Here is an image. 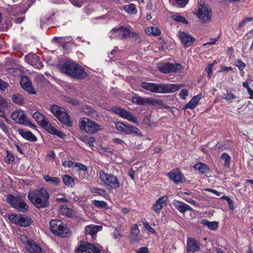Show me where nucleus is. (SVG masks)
<instances>
[{"mask_svg": "<svg viewBox=\"0 0 253 253\" xmlns=\"http://www.w3.org/2000/svg\"><path fill=\"white\" fill-rule=\"evenodd\" d=\"M142 88L151 92L156 93H173L184 86V84H158L142 82Z\"/></svg>", "mask_w": 253, "mask_h": 253, "instance_id": "nucleus-1", "label": "nucleus"}, {"mask_svg": "<svg viewBox=\"0 0 253 253\" xmlns=\"http://www.w3.org/2000/svg\"><path fill=\"white\" fill-rule=\"evenodd\" d=\"M28 198L39 209L44 208L49 205V194L44 188L31 190L28 192Z\"/></svg>", "mask_w": 253, "mask_h": 253, "instance_id": "nucleus-2", "label": "nucleus"}, {"mask_svg": "<svg viewBox=\"0 0 253 253\" xmlns=\"http://www.w3.org/2000/svg\"><path fill=\"white\" fill-rule=\"evenodd\" d=\"M33 117L38 124L50 133L56 135L60 138L66 137L65 134L52 126L48 120L41 113L36 112L34 113Z\"/></svg>", "mask_w": 253, "mask_h": 253, "instance_id": "nucleus-3", "label": "nucleus"}, {"mask_svg": "<svg viewBox=\"0 0 253 253\" xmlns=\"http://www.w3.org/2000/svg\"><path fill=\"white\" fill-rule=\"evenodd\" d=\"M79 126L82 131L88 134H94L103 129V126L96 122L87 118L79 120Z\"/></svg>", "mask_w": 253, "mask_h": 253, "instance_id": "nucleus-4", "label": "nucleus"}, {"mask_svg": "<svg viewBox=\"0 0 253 253\" xmlns=\"http://www.w3.org/2000/svg\"><path fill=\"white\" fill-rule=\"evenodd\" d=\"M50 225L51 232L56 235L66 237L70 235L69 229L60 220H52Z\"/></svg>", "mask_w": 253, "mask_h": 253, "instance_id": "nucleus-5", "label": "nucleus"}, {"mask_svg": "<svg viewBox=\"0 0 253 253\" xmlns=\"http://www.w3.org/2000/svg\"><path fill=\"white\" fill-rule=\"evenodd\" d=\"M50 110L61 123L68 126H72V122L70 119V116L64 108L54 105L50 107Z\"/></svg>", "mask_w": 253, "mask_h": 253, "instance_id": "nucleus-6", "label": "nucleus"}, {"mask_svg": "<svg viewBox=\"0 0 253 253\" xmlns=\"http://www.w3.org/2000/svg\"><path fill=\"white\" fill-rule=\"evenodd\" d=\"M100 180L106 186L111 189H117L120 187V183L118 178L115 175L106 173L103 170L99 172Z\"/></svg>", "mask_w": 253, "mask_h": 253, "instance_id": "nucleus-7", "label": "nucleus"}, {"mask_svg": "<svg viewBox=\"0 0 253 253\" xmlns=\"http://www.w3.org/2000/svg\"><path fill=\"white\" fill-rule=\"evenodd\" d=\"M20 240L28 253H45L38 244L27 236L22 235L20 237Z\"/></svg>", "mask_w": 253, "mask_h": 253, "instance_id": "nucleus-8", "label": "nucleus"}, {"mask_svg": "<svg viewBox=\"0 0 253 253\" xmlns=\"http://www.w3.org/2000/svg\"><path fill=\"white\" fill-rule=\"evenodd\" d=\"M7 202L14 208L21 212L28 210V206L21 196H14L8 195L7 196Z\"/></svg>", "mask_w": 253, "mask_h": 253, "instance_id": "nucleus-9", "label": "nucleus"}, {"mask_svg": "<svg viewBox=\"0 0 253 253\" xmlns=\"http://www.w3.org/2000/svg\"><path fill=\"white\" fill-rule=\"evenodd\" d=\"M11 118L18 124L28 126L31 128H35L36 127V126L29 120L24 111L21 110L14 111L11 114Z\"/></svg>", "mask_w": 253, "mask_h": 253, "instance_id": "nucleus-10", "label": "nucleus"}, {"mask_svg": "<svg viewBox=\"0 0 253 253\" xmlns=\"http://www.w3.org/2000/svg\"><path fill=\"white\" fill-rule=\"evenodd\" d=\"M201 21L203 23L209 22L211 21L212 12L210 8L205 4L198 5L197 10L195 13Z\"/></svg>", "mask_w": 253, "mask_h": 253, "instance_id": "nucleus-11", "label": "nucleus"}, {"mask_svg": "<svg viewBox=\"0 0 253 253\" xmlns=\"http://www.w3.org/2000/svg\"><path fill=\"white\" fill-rule=\"evenodd\" d=\"M131 100L133 103L140 105L150 104L154 106H158L163 105V101L159 99H153L149 97L143 98L140 96H133L132 97Z\"/></svg>", "mask_w": 253, "mask_h": 253, "instance_id": "nucleus-12", "label": "nucleus"}, {"mask_svg": "<svg viewBox=\"0 0 253 253\" xmlns=\"http://www.w3.org/2000/svg\"><path fill=\"white\" fill-rule=\"evenodd\" d=\"M158 69L162 73H169L179 71L182 69V67L180 64L164 62L158 65Z\"/></svg>", "mask_w": 253, "mask_h": 253, "instance_id": "nucleus-13", "label": "nucleus"}, {"mask_svg": "<svg viewBox=\"0 0 253 253\" xmlns=\"http://www.w3.org/2000/svg\"><path fill=\"white\" fill-rule=\"evenodd\" d=\"M77 253H100L101 249L88 242L82 243L76 250Z\"/></svg>", "mask_w": 253, "mask_h": 253, "instance_id": "nucleus-14", "label": "nucleus"}, {"mask_svg": "<svg viewBox=\"0 0 253 253\" xmlns=\"http://www.w3.org/2000/svg\"><path fill=\"white\" fill-rule=\"evenodd\" d=\"M8 219L13 223L21 226L26 227L31 223V220L21 215L11 214L8 215Z\"/></svg>", "mask_w": 253, "mask_h": 253, "instance_id": "nucleus-15", "label": "nucleus"}, {"mask_svg": "<svg viewBox=\"0 0 253 253\" xmlns=\"http://www.w3.org/2000/svg\"><path fill=\"white\" fill-rule=\"evenodd\" d=\"M112 109L114 112L119 115L121 117L127 120L129 122H132L135 124H138L136 118L130 112L118 107H114Z\"/></svg>", "mask_w": 253, "mask_h": 253, "instance_id": "nucleus-16", "label": "nucleus"}, {"mask_svg": "<svg viewBox=\"0 0 253 253\" xmlns=\"http://www.w3.org/2000/svg\"><path fill=\"white\" fill-rule=\"evenodd\" d=\"M26 62L37 69H42L43 65L40 58L37 55L34 53H29L25 56Z\"/></svg>", "mask_w": 253, "mask_h": 253, "instance_id": "nucleus-17", "label": "nucleus"}, {"mask_svg": "<svg viewBox=\"0 0 253 253\" xmlns=\"http://www.w3.org/2000/svg\"><path fill=\"white\" fill-rule=\"evenodd\" d=\"M178 35L182 44L186 47H189L192 45L195 40L193 37L188 33L184 31H179Z\"/></svg>", "mask_w": 253, "mask_h": 253, "instance_id": "nucleus-18", "label": "nucleus"}, {"mask_svg": "<svg viewBox=\"0 0 253 253\" xmlns=\"http://www.w3.org/2000/svg\"><path fill=\"white\" fill-rule=\"evenodd\" d=\"M20 84L22 88L25 90L32 94H36V91L28 77L24 76L21 77Z\"/></svg>", "mask_w": 253, "mask_h": 253, "instance_id": "nucleus-19", "label": "nucleus"}, {"mask_svg": "<svg viewBox=\"0 0 253 253\" xmlns=\"http://www.w3.org/2000/svg\"><path fill=\"white\" fill-rule=\"evenodd\" d=\"M76 64V63L73 61H66L61 65L60 70L61 72L72 77Z\"/></svg>", "mask_w": 253, "mask_h": 253, "instance_id": "nucleus-20", "label": "nucleus"}, {"mask_svg": "<svg viewBox=\"0 0 253 253\" xmlns=\"http://www.w3.org/2000/svg\"><path fill=\"white\" fill-rule=\"evenodd\" d=\"M187 253H194L200 250V246L197 241L193 238H188L187 242Z\"/></svg>", "mask_w": 253, "mask_h": 253, "instance_id": "nucleus-21", "label": "nucleus"}, {"mask_svg": "<svg viewBox=\"0 0 253 253\" xmlns=\"http://www.w3.org/2000/svg\"><path fill=\"white\" fill-rule=\"evenodd\" d=\"M130 233L129 239L131 243L138 242L140 230L137 224H133L130 227Z\"/></svg>", "mask_w": 253, "mask_h": 253, "instance_id": "nucleus-22", "label": "nucleus"}, {"mask_svg": "<svg viewBox=\"0 0 253 253\" xmlns=\"http://www.w3.org/2000/svg\"><path fill=\"white\" fill-rule=\"evenodd\" d=\"M168 197L162 196L158 199L153 206V210L156 213H159L162 209L167 205Z\"/></svg>", "mask_w": 253, "mask_h": 253, "instance_id": "nucleus-23", "label": "nucleus"}, {"mask_svg": "<svg viewBox=\"0 0 253 253\" xmlns=\"http://www.w3.org/2000/svg\"><path fill=\"white\" fill-rule=\"evenodd\" d=\"M72 77L78 79H84L86 76V73L84 68L78 64H76L75 69L73 72Z\"/></svg>", "mask_w": 253, "mask_h": 253, "instance_id": "nucleus-24", "label": "nucleus"}, {"mask_svg": "<svg viewBox=\"0 0 253 253\" xmlns=\"http://www.w3.org/2000/svg\"><path fill=\"white\" fill-rule=\"evenodd\" d=\"M174 207L181 213H184L186 211H192V208L188 205L177 200H174L172 202Z\"/></svg>", "mask_w": 253, "mask_h": 253, "instance_id": "nucleus-25", "label": "nucleus"}, {"mask_svg": "<svg viewBox=\"0 0 253 253\" xmlns=\"http://www.w3.org/2000/svg\"><path fill=\"white\" fill-rule=\"evenodd\" d=\"M102 226L96 225H90L85 227V233L86 235H90L93 239L95 238L96 233L100 231Z\"/></svg>", "mask_w": 253, "mask_h": 253, "instance_id": "nucleus-26", "label": "nucleus"}, {"mask_svg": "<svg viewBox=\"0 0 253 253\" xmlns=\"http://www.w3.org/2000/svg\"><path fill=\"white\" fill-rule=\"evenodd\" d=\"M169 177L175 183L182 182L184 179L182 173L178 170H172L168 173Z\"/></svg>", "mask_w": 253, "mask_h": 253, "instance_id": "nucleus-27", "label": "nucleus"}, {"mask_svg": "<svg viewBox=\"0 0 253 253\" xmlns=\"http://www.w3.org/2000/svg\"><path fill=\"white\" fill-rule=\"evenodd\" d=\"M19 134L25 139L29 141L35 142L37 140L36 136L29 131H26L23 129H18L17 130Z\"/></svg>", "mask_w": 253, "mask_h": 253, "instance_id": "nucleus-28", "label": "nucleus"}, {"mask_svg": "<svg viewBox=\"0 0 253 253\" xmlns=\"http://www.w3.org/2000/svg\"><path fill=\"white\" fill-rule=\"evenodd\" d=\"M125 133L126 134H134L138 137H142L143 136L140 130L135 126L132 125H126Z\"/></svg>", "mask_w": 253, "mask_h": 253, "instance_id": "nucleus-29", "label": "nucleus"}, {"mask_svg": "<svg viewBox=\"0 0 253 253\" xmlns=\"http://www.w3.org/2000/svg\"><path fill=\"white\" fill-rule=\"evenodd\" d=\"M82 112L90 117L95 118L98 117L97 112L91 107L90 106L86 105L82 107Z\"/></svg>", "mask_w": 253, "mask_h": 253, "instance_id": "nucleus-30", "label": "nucleus"}, {"mask_svg": "<svg viewBox=\"0 0 253 253\" xmlns=\"http://www.w3.org/2000/svg\"><path fill=\"white\" fill-rule=\"evenodd\" d=\"M194 168L198 170L202 174H205L209 171V167L205 164L199 162L195 164Z\"/></svg>", "mask_w": 253, "mask_h": 253, "instance_id": "nucleus-31", "label": "nucleus"}, {"mask_svg": "<svg viewBox=\"0 0 253 253\" xmlns=\"http://www.w3.org/2000/svg\"><path fill=\"white\" fill-rule=\"evenodd\" d=\"M122 26L118 28L112 29L109 33V37L111 38H119L122 40Z\"/></svg>", "mask_w": 253, "mask_h": 253, "instance_id": "nucleus-32", "label": "nucleus"}, {"mask_svg": "<svg viewBox=\"0 0 253 253\" xmlns=\"http://www.w3.org/2000/svg\"><path fill=\"white\" fill-rule=\"evenodd\" d=\"M201 97L202 95L200 94L194 96L186 105V108L188 109L194 108L199 103Z\"/></svg>", "mask_w": 253, "mask_h": 253, "instance_id": "nucleus-33", "label": "nucleus"}, {"mask_svg": "<svg viewBox=\"0 0 253 253\" xmlns=\"http://www.w3.org/2000/svg\"><path fill=\"white\" fill-rule=\"evenodd\" d=\"M60 212L68 217H72L73 215V210L68 207L66 205H61L60 207Z\"/></svg>", "mask_w": 253, "mask_h": 253, "instance_id": "nucleus-34", "label": "nucleus"}, {"mask_svg": "<svg viewBox=\"0 0 253 253\" xmlns=\"http://www.w3.org/2000/svg\"><path fill=\"white\" fill-rule=\"evenodd\" d=\"M145 33L148 35L159 36L161 34L160 30L157 27L150 26L145 30Z\"/></svg>", "mask_w": 253, "mask_h": 253, "instance_id": "nucleus-35", "label": "nucleus"}, {"mask_svg": "<svg viewBox=\"0 0 253 253\" xmlns=\"http://www.w3.org/2000/svg\"><path fill=\"white\" fill-rule=\"evenodd\" d=\"M201 223L203 225L207 226L211 230H215L218 226V222L216 221H209L207 219H204L202 220Z\"/></svg>", "mask_w": 253, "mask_h": 253, "instance_id": "nucleus-36", "label": "nucleus"}, {"mask_svg": "<svg viewBox=\"0 0 253 253\" xmlns=\"http://www.w3.org/2000/svg\"><path fill=\"white\" fill-rule=\"evenodd\" d=\"M80 139L86 144L88 145L90 147L94 146V143L95 141V137L93 136H84L81 137Z\"/></svg>", "mask_w": 253, "mask_h": 253, "instance_id": "nucleus-37", "label": "nucleus"}, {"mask_svg": "<svg viewBox=\"0 0 253 253\" xmlns=\"http://www.w3.org/2000/svg\"><path fill=\"white\" fill-rule=\"evenodd\" d=\"M43 178L46 182H50L56 185H59L61 183L60 179L57 177H50L48 175H45Z\"/></svg>", "mask_w": 253, "mask_h": 253, "instance_id": "nucleus-38", "label": "nucleus"}, {"mask_svg": "<svg viewBox=\"0 0 253 253\" xmlns=\"http://www.w3.org/2000/svg\"><path fill=\"white\" fill-rule=\"evenodd\" d=\"M63 181L64 184L67 187H73L75 185L74 179L69 175H64L63 177Z\"/></svg>", "mask_w": 253, "mask_h": 253, "instance_id": "nucleus-39", "label": "nucleus"}, {"mask_svg": "<svg viewBox=\"0 0 253 253\" xmlns=\"http://www.w3.org/2000/svg\"><path fill=\"white\" fill-rule=\"evenodd\" d=\"M220 158L224 162V167L225 168H229L231 163V157L227 154L224 153L221 155Z\"/></svg>", "mask_w": 253, "mask_h": 253, "instance_id": "nucleus-40", "label": "nucleus"}, {"mask_svg": "<svg viewBox=\"0 0 253 253\" xmlns=\"http://www.w3.org/2000/svg\"><path fill=\"white\" fill-rule=\"evenodd\" d=\"M172 19L177 22H181L183 24H187L188 23V21L182 16L178 13H175L171 16Z\"/></svg>", "mask_w": 253, "mask_h": 253, "instance_id": "nucleus-41", "label": "nucleus"}, {"mask_svg": "<svg viewBox=\"0 0 253 253\" xmlns=\"http://www.w3.org/2000/svg\"><path fill=\"white\" fill-rule=\"evenodd\" d=\"M131 30L129 27H124L122 26V40H129L130 39V34Z\"/></svg>", "mask_w": 253, "mask_h": 253, "instance_id": "nucleus-42", "label": "nucleus"}, {"mask_svg": "<svg viewBox=\"0 0 253 253\" xmlns=\"http://www.w3.org/2000/svg\"><path fill=\"white\" fill-rule=\"evenodd\" d=\"M12 101L19 105H22L24 103V98L20 94H15L12 96Z\"/></svg>", "mask_w": 253, "mask_h": 253, "instance_id": "nucleus-43", "label": "nucleus"}, {"mask_svg": "<svg viewBox=\"0 0 253 253\" xmlns=\"http://www.w3.org/2000/svg\"><path fill=\"white\" fill-rule=\"evenodd\" d=\"M124 9L129 14H136L137 13V10L134 4L126 5L124 6Z\"/></svg>", "mask_w": 253, "mask_h": 253, "instance_id": "nucleus-44", "label": "nucleus"}, {"mask_svg": "<svg viewBox=\"0 0 253 253\" xmlns=\"http://www.w3.org/2000/svg\"><path fill=\"white\" fill-rule=\"evenodd\" d=\"M94 205L98 208L101 209H108V205L106 202L103 201L94 200L93 201Z\"/></svg>", "mask_w": 253, "mask_h": 253, "instance_id": "nucleus-45", "label": "nucleus"}, {"mask_svg": "<svg viewBox=\"0 0 253 253\" xmlns=\"http://www.w3.org/2000/svg\"><path fill=\"white\" fill-rule=\"evenodd\" d=\"M90 191L92 193L97 194L98 195L106 197L107 196V192L101 188H93L91 189Z\"/></svg>", "mask_w": 253, "mask_h": 253, "instance_id": "nucleus-46", "label": "nucleus"}, {"mask_svg": "<svg viewBox=\"0 0 253 253\" xmlns=\"http://www.w3.org/2000/svg\"><path fill=\"white\" fill-rule=\"evenodd\" d=\"M7 71L13 76H19L21 73V70L18 68H10L7 69Z\"/></svg>", "mask_w": 253, "mask_h": 253, "instance_id": "nucleus-47", "label": "nucleus"}, {"mask_svg": "<svg viewBox=\"0 0 253 253\" xmlns=\"http://www.w3.org/2000/svg\"><path fill=\"white\" fill-rule=\"evenodd\" d=\"M126 125L122 123V122H117L115 124V127L116 129L120 131H122L124 133L125 132L126 128Z\"/></svg>", "mask_w": 253, "mask_h": 253, "instance_id": "nucleus-48", "label": "nucleus"}, {"mask_svg": "<svg viewBox=\"0 0 253 253\" xmlns=\"http://www.w3.org/2000/svg\"><path fill=\"white\" fill-rule=\"evenodd\" d=\"M130 39H132L135 42H139L140 41V37L139 33L131 31L130 34Z\"/></svg>", "mask_w": 253, "mask_h": 253, "instance_id": "nucleus-49", "label": "nucleus"}, {"mask_svg": "<svg viewBox=\"0 0 253 253\" xmlns=\"http://www.w3.org/2000/svg\"><path fill=\"white\" fill-rule=\"evenodd\" d=\"M74 168L77 170H82L83 171H86L87 170V168L85 165L80 163H75Z\"/></svg>", "mask_w": 253, "mask_h": 253, "instance_id": "nucleus-50", "label": "nucleus"}, {"mask_svg": "<svg viewBox=\"0 0 253 253\" xmlns=\"http://www.w3.org/2000/svg\"><path fill=\"white\" fill-rule=\"evenodd\" d=\"M7 155L5 158V162L7 164H10L12 163L14 161V157L13 156V155L9 152L8 151H7Z\"/></svg>", "mask_w": 253, "mask_h": 253, "instance_id": "nucleus-51", "label": "nucleus"}, {"mask_svg": "<svg viewBox=\"0 0 253 253\" xmlns=\"http://www.w3.org/2000/svg\"><path fill=\"white\" fill-rule=\"evenodd\" d=\"M235 64L240 70H243L246 67L245 64L240 59L236 62Z\"/></svg>", "mask_w": 253, "mask_h": 253, "instance_id": "nucleus-52", "label": "nucleus"}, {"mask_svg": "<svg viewBox=\"0 0 253 253\" xmlns=\"http://www.w3.org/2000/svg\"><path fill=\"white\" fill-rule=\"evenodd\" d=\"M179 6L184 7L188 3L189 0H173Z\"/></svg>", "mask_w": 253, "mask_h": 253, "instance_id": "nucleus-53", "label": "nucleus"}, {"mask_svg": "<svg viewBox=\"0 0 253 253\" xmlns=\"http://www.w3.org/2000/svg\"><path fill=\"white\" fill-rule=\"evenodd\" d=\"M236 96L234 95L231 92L227 91L225 97L224 98L225 100L229 101L235 99Z\"/></svg>", "mask_w": 253, "mask_h": 253, "instance_id": "nucleus-54", "label": "nucleus"}, {"mask_svg": "<svg viewBox=\"0 0 253 253\" xmlns=\"http://www.w3.org/2000/svg\"><path fill=\"white\" fill-rule=\"evenodd\" d=\"M144 227L148 230L150 233H154L155 232V230L152 228L149 223L147 221L143 222Z\"/></svg>", "mask_w": 253, "mask_h": 253, "instance_id": "nucleus-55", "label": "nucleus"}, {"mask_svg": "<svg viewBox=\"0 0 253 253\" xmlns=\"http://www.w3.org/2000/svg\"><path fill=\"white\" fill-rule=\"evenodd\" d=\"M188 91L187 89H183L179 93V96L182 99H185L186 96H188Z\"/></svg>", "mask_w": 253, "mask_h": 253, "instance_id": "nucleus-56", "label": "nucleus"}, {"mask_svg": "<svg viewBox=\"0 0 253 253\" xmlns=\"http://www.w3.org/2000/svg\"><path fill=\"white\" fill-rule=\"evenodd\" d=\"M0 129L5 133L7 134L8 133V129L6 126V125L0 121Z\"/></svg>", "mask_w": 253, "mask_h": 253, "instance_id": "nucleus-57", "label": "nucleus"}, {"mask_svg": "<svg viewBox=\"0 0 253 253\" xmlns=\"http://www.w3.org/2000/svg\"><path fill=\"white\" fill-rule=\"evenodd\" d=\"M143 123L149 126H152L154 124V123L151 121L150 118L149 117L143 119Z\"/></svg>", "mask_w": 253, "mask_h": 253, "instance_id": "nucleus-58", "label": "nucleus"}, {"mask_svg": "<svg viewBox=\"0 0 253 253\" xmlns=\"http://www.w3.org/2000/svg\"><path fill=\"white\" fill-rule=\"evenodd\" d=\"M75 163L71 161H67L63 163V165L65 167H74Z\"/></svg>", "mask_w": 253, "mask_h": 253, "instance_id": "nucleus-59", "label": "nucleus"}, {"mask_svg": "<svg viewBox=\"0 0 253 253\" xmlns=\"http://www.w3.org/2000/svg\"><path fill=\"white\" fill-rule=\"evenodd\" d=\"M8 86V84L2 81L0 79V89L2 90H4L6 88H7Z\"/></svg>", "mask_w": 253, "mask_h": 253, "instance_id": "nucleus-60", "label": "nucleus"}, {"mask_svg": "<svg viewBox=\"0 0 253 253\" xmlns=\"http://www.w3.org/2000/svg\"><path fill=\"white\" fill-rule=\"evenodd\" d=\"M71 2L74 5L78 7H81V6H82L83 3V2L81 1H78V0H72Z\"/></svg>", "mask_w": 253, "mask_h": 253, "instance_id": "nucleus-61", "label": "nucleus"}, {"mask_svg": "<svg viewBox=\"0 0 253 253\" xmlns=\"http://www.w3.org/2000/svg\"><path fill=\"white\" fill-rule=\"evenodd\" d=\"M212 65L211 64L206 68V71L208 73V76L209 78L211 77L212 75Z\"/></svg>", "mask_w": 253, "mask_h": 253, "instance_id": "nucleus-62", "label": "nucleus"}, {"mask_svg": "<svg viewBox=\"0 0 253 253\" xmlns=\"http://www.w3.org/2000/svg\"><path fill=\"white\" fill-rule=\"evenodd\" d=\"M112 142L117 144H123L125 143L124 141L118 138L112 139Z\"/></svg>", "mask_w": 253, "mask_h": 253, "instance_id": "nucleus-63", "label": "nucleus"}, {"mask_svg": "<svg viewBox=\"0 0 253 253\" xmlns=\"http://www.w3.org/2000/svg\"><path fill=\"white\" fill-rule=\"evenodd\" d=\"M137 252L138 253H148V250L146 247H141L138 249Z\"/></svg>", "mask_w": 253, "mask_h": 253, "instance_id": "nucleus-64", "label": "nucleus"}]
</instances>
